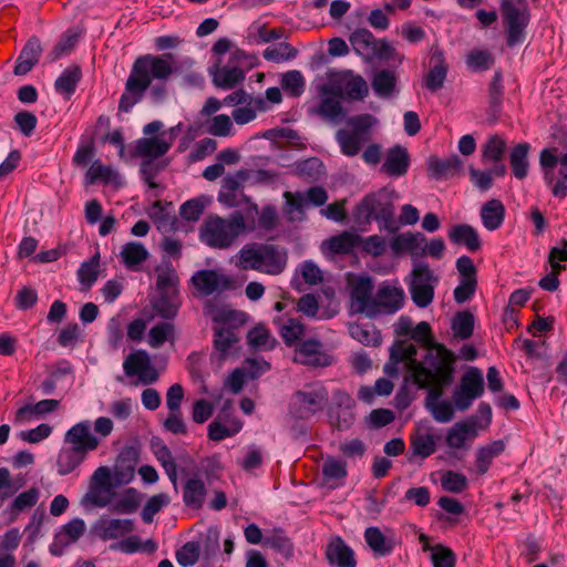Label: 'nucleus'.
<instances>
[{
  "label": "nucleus",
  "mask_w": 567,
  "mask_h": 567,
  "mask_svg": "<svg viewBox=\"0 0 567 567\" xmlns=\"http://www.w3.org/2000/svg\"><path fill=\"white\" fill-rule=\"evenodd\" d=\"M417 349L414 344L401 346L391 352L395 362L406 361L409 375L405 383L411 381L416 386H429L434 378L440 384H452L455 375V354L443 344H434L424 355L423 361L416 360Z\"/></svg>",
  "instance_id": "nucleus-1"
},
{
  "label": "nucleus",
  "mask_w": 567,
  "mask_h": 567,
  "mask_svg": "<svg viewBox=\"0 0 567 567\" xmlns=\"http://www.w3.org/2000/svg\"><path fill=\"white\" fill-rule=\"evenodd\" d=\"M174 54H144L135 59L118 102V111L128 113L140 103L152 83L166 84L175 73Z\"/></svg>",
  "instance_id": "nucleus-2"
},
{
  "label": "nucleus",
  "mask_w": 567,
  "mask_h": 567,
  "mask_svg": "<svg viewBox=\"0 0 567 567\" xmlns=\"http://www.w3.org/2000/svg\"><path fill=\"white\" fill-rule=\"evenodd\" d=\"M235 258L237 268L256 270L269 276L280 275L286 269L288 261L285 248L264 243L244 245Z\"/></svg>",
  "instance_id": "nucleus-3"
},
{
  "label": "nucleus",
  "mask_w": 567,
  "mask_h": 567,
  "mask_svg": "<svg viewBox=\"0 0 567 567\" xmlns=\"http://www.w3.org/2000/svg\"><path fill=\"white\" fill-rule=\"evenodd\" d=\"M245 230L246 223L240 212H234L227 218L210 215L199 228V239L210 248L228 249Z\"/></svg>",
  "instance_id": "nucleus-4"
},
{
  "label": "nucleus",
  "mask_w": 567,
  "mask_h": 567,
  "mask_svg": "<svg viewBox=\"0 0 567 567\" xmlns=\"http://www.w3.org/2000/svg\"><path fill=\"white\" fill-rule=\"evenodd\" d=\"M378 120L371 114H360L347 120V127L336 133V141L340 151L348 157L360 153L364 144L372 138V128Z\"/></svg>",
  "instance_id": "nucleus-5"
},
{
  "label": "nucleus",
  "mask_w": 567,
  "mask_h": 567,
  "mask_svg": "<svg viewBox=\"0 0 567 567\" xmlns=\"http://www.w3.org/2000/svg\"><path fill=\"white\" fill-rule=\"evenodd\" d=\"M355 218L361 223L372 219L383 221L388 229H395L394 206L385 189L368 194L357 206Z\"/></svg>",
  "instance_id": "nucleus-6"
},
{
  "label": "nucleus",
  "mask_w": 567,
  "mask_h": 567,
  "mask_svg": "<svg viewBox=\"0 0 567 567\" xmlns=\"http://www.w3.org/2000/svg\"><path fill=\"white\" fill-rule=\"evenodd\" d=\"M501 12L506 30V44L511 48L525 40V29L529 22L526 0H502Z\"/></svg>",
  "instance_id": "nucleus-7"
},
{
  "label": "nucleus",
  "mask_w": 567,
  "mask_h": 567,
  "mask_svg": "<svg viewBox=\"0 0 567 567\" xmlns=\"http://www.w3.org/2000/svg\"><path fill=\"white\" fill-rule=\"evenodd\" d=\"M246 315L244 312L228 311L224 315L221 321L223 326L214 329V349L215 353L212 354V360H216L218 364L229 357L236 354L237 343L239 337L231 323L243 324Z\"/></svg>",
  "instance_id": "nucleus-8"
},
{
  "label": "nucleus",
  "mask_w": 567,
  "mask_h": 567,
  "mask_svg": "<svg viewBox=\"0 0 567 567\" xmlns=\"http://www.w3.org/2000/svg\"><path fill=\"white\" fill-rule=\"evenodd\" d=\"M483 392V374L478 368H471L462 375L460 385L453 392V404L458 411H466Z\"/></svg>",
  "instance_id": "nucleus-9"
},
{
  "label": "nucleus",
  "mask_w": 567,
  "mask_h": 567,
  "mask_svg": "<svg viewBox=\"0 0 567 567\" xmlns=\"http://www.w3.org/2000/svg\"><path fill=\"white\" fill-rule=\"evenodd\" d=\"M248 178L249 171L247 169H239L235 174H229L224 177L217 197L218 202L226 207L233 208L237 207L240 200H244L250 205L249 210L257 213V204L252 203L249 197L240 192Z\"/></svg>",
  "instance_id": "nucleus-10"
},
{
  "label": "nucleus",
  "mask_w": 567,
  "mask_h": 567,
  "mask_svg": "<svg viewBox=\"0 0 567 567\" xmlns=\"http://www.w3.org/2000/svg\"><path fill=\"white\" fill-rule=\"evenodd\" d=\"M350 310L352 313L374 318V282L370 276H358L350 280Z\"/></svg>",
  "instance_id": "nucleus-11"
},
{
  "label": "nucleus",
  "mask_w": 567,
  "mask_h": 567,
  "mask_svg": "<svg viewBox=\"0 0 567 567\" xmlns=\"http://www.w3.org/2000/svg\"><path fill=\"white\" fill-rule=\"evenodd\" d=\"M293 361L311 368H326L332 364L333 357L322 342L310 338L296 346Z\"/></svg>",
  "instance_id": "nucleus-12"
},
{
  "label": "nucleus",
  "mask_w": 567,
  "mask_h": 567,
  "mask_svg": "<svg viewBox=\"0 0 567 567\" xmlns=\"http://www.w3.org/2000/svg\"><path fill=\"white\" fill-rule=\"evenodd\" d=\"M404 291L401 287L382 281L374 293V318L380 315H393L403 307Z\"/></svg>",
  "instance_id": "nucleus-13"
},
{
  "label": "nucleus",
  "mask_w": 567,
  "mask_h": 567,
  "mask_svg": "<svg viewBox=\"0 0 567 567\" xmlns=\"http://www.w3.org/2000/svg\"><path fill=\"white\" fill-rule=\"evenodd\" d=\"M451 384H440L431 379L429 386H417L427 391L425 398V408L430 411L433 419L440 423H449L454 419V406L449 401H440L443 395V389Z\"/></svg>",
  "instance_id": "nucleus-14"
},
{
  "label": "nucleus",
  "mask_w": 567,
  "mask_h": 567,
  "mask_svg": "<svg viewBox=\"0 0 567 567\" xmlns=\"http://www.w3.org/2000/svg\"><path fill=\"white\" fill-rule=\"evenodd\" d=\"M328 399V392L323 386L298 391L293 398L295 415L298 419H308L321 411Z\"/></svg>",
  "instance_id": "nucleus-15"
},
{
  "label": "nucleus",
  "mask_w": 567,
  "mask_h": 567,
  "mask_svg": "<svg viewBox=\"0 0 567 567\" xmlns=\"http://www.w3.org/2000/svg\"><path fill=\"white\" fill-rule=\"evenodd\" d=\"M192 284L202 296H210L230 289L233 280L214 269H203L192 276Z\"/></svg>",
  "instance_id": "nucleus-16"
},
{
  "label": "nucleus",
  "mask_w": 567,
  "mask_h": 567,
  "mask_svg": "<svg viewBox=\"0 0 567 567\" xmlns=\"http://www.w3.org/2000/svg\"><path fill=\"white\" fill-rule=\"evenodd\" d=\"M64 442L85 454L96 450L100 445L97 436L91 433V422L87 420L70 427L64 435Z\"/></svg>",
  "instance_id": "nucleus-17"
},
{
  "label": "nucleus",
  "mask_w": 567,
  "mask_h": 567,
  "mask_svg": "<svg viewBox=\"0 0 567 567\" xmlns=\"http://www.w3.org/2000/svg\"><path fill=\"white\" fill-rule=\"evenodd\" d=\"M241 427L243 423L229 410L223 408L208 425V437L212 441L219 442L234 436Z\"/></svg>",
  "instance_id": "nucleus-18"
},
{
  "label": "nucleus",
  "mask_w": 567,
  "mask_h": 567,
  "mask_svg": "<svg viewBox=\"0 0 567 567\" xmlns=\"http://www.w3.org/2000/svg\"><path fill=\"white\" fill-rule=\"evenodd\" d=\"M95 533L103 540L118 539L135 529L133 519L101 517L95 524Z\"/></svg>",
  "instance_id": "nucleus-19"
},
{
  "label": "nucleus",
  "mask_w": 567,
  "mask_h": 567,
  "mask_svg": "<svg viewBox=\"0 0 567 567\" xmlns=\"http://www.w3.org/2000/svg\"><path fill=\"white\" fill-rule=\"evenodd\" d=\"M410 162L408 150L401 145H394L388 150L381 172L391 177L403 176L409 171Z\"/></svg>",
  "instance_id": "nucleus-20"
},
{
  "label": "nucleus",
  "mask_w": 567,
  "mask_h": 567,
  "mask_svg": "<svg viewBox=\"0 0 567 567\" xmlns=\"http://www.w3.org/2000/svg\"><path fill=\"white\" fill-rule=\"evenodd\" d=\"M326 558L330 565L337 567H355L357 560L353 549L340 536L330 539L326 547Z\"/></svg>",
  "instance_id": "nucleus-21"
},
{
  "label": "nucleus",
  "mask_w": 567,
  "mask_h": 567,
  "mask_svg": "<svg viewBox=\"0 0 567 567\" xmlns=\"http://www.w3.org/2000/svg\"><path fill=\"white\" fill-rule=\"evenodd\" d=\"M477 436V419L472 416L465 421L456 422L446 432V444L451 449H463L467 440L473 441Z\"/></svg>",
  "instance_id": "nucleus-22"
},
{
  "label": "nucleus",
  "mask_w": 567,
  "mask_h": 567,
  "mask_svg": "<svg viewBox=\"0 0 567 567\" xmlns=\"http://www.w3.org/2000/svg\"><path fill=\"white\" fill-rule=\"evenodd\" d=\"M171 145L172 143L159 136L142 137L135 142V146L131 155L132 157L153 161L165 155L169 151Z\"/></svg>",
  "instance_id": "nucleus-23"
},
{
  "label": "nucleus",
  "mask_w": 567,
  "mask_h": 567,
  "mask_svg": "<svg viewBox=\"0 0 567 567\" xmlns=\"http://www.w3.org/2000/svg\"><path fill=\"white\" fill-rule=\"evenodd\" d=\"M209 74L215 86L223 90L234 89L245 80V72L236 65L219 66V63L209 68Z\"/></svg>",
  "instance_id": "nucleus-24"
},
{
  "label": "nucleus",
  "mask_w": 567,
  "mask_h": 567,
  "mask_svg": "<svg viewBox=\"0 0 567 567\" xmlns=\"http://www.w3.org/2000/svg\"><path fill=\"white\" fill-rule=\"evenodd\" d=\"M430 63L431 68L424 78V85L431 92H436L443 87L447 74V65L443 52L439 49L434 50Z\"/></svg>",
  "instance_id": "nucleus-25"
},
{
  "label": "nucleus",
  "mask_w": 567,
  "mask_h": 567,
  "mask_svg": "<svg viewBox=\"0 0 567 567\" xmlns=\"http://www.w3.org/2000/svg\"><path fill=\"white\" fill-rule=\"evenodd\" d=\"M431 427H417L411 435L410 452L422 460L431 456L436 451V437Z\"/></svg>",
  "instance_id": "nucleus-26"
},
{
  "label": "nucleus",
  "mask_w": 567,
  "mask_h": 567,
  "mask_svg": "<svg viewBox=\"0 0 567 567\" xmlns=\"http://www.w3.org/2000/svg\"><path fill=\"white\" fill-rule=\"evenodd\" d=\"M426 165L430 176L439 179L449 178L458 174L463 166V162L457 155H452L444 159H440L436 156H430Z\"/></svg>",
  "instance_id": "nucleus-27"
},
{
  "label": "nucleus",
  "mask_w": 567,
  "mask_h": 567,
  "mask_svg": "<svg viewBox=\"0 0 567 567\" xmlns=\"http://www.w3.org/2000/svg\"><path fill=\"white\" fill-rule=\"evenodd\" d=\"M426 238L421 233H404L395 236L391 241V248L395 254L409 251L412 255H425Z\"/></svg>",
  "instance_id": "nucleus-28"
},
{
  "label": "nucleus",
  "mask_w": 567,
  "mask_h": 567,
  "mask_svg": "<svg viewBox=\"0 0 567 567\" xmlns=\"http://www.w3.org/2000/svg\"><path fill=\"white\" fill-rule=\"evenodd\" d=\"M274 324L277 327L278 332L286 346H293L306 331V327L298 319L279 316L274 318Z\"/></svg>",
  "instance_id": "nucleus-29"
},
{
  "label": "nucleus",
  "mask_w": 567,
  "mask_h": 567,
  "mask_svg": "<svg viewBox=\"0 0 567 567\" xmlns=\"http://www.w3.org/2000/svg\"><path fill=\"white\" fill-rule=\"evenodd\" d=\"M449 238L455 245H464L470 251H477L482 245L477 230L467 224L453 226Z\"/></svg>",
  "instance_id": "nucleus-30"
},
{
  "label": "nucleus",
  "mask_w": 567,
  "mask_h": 567,
  "mask_svg": "<svg viewBox=\"0 0 567 567\" xmlns=\"http://www.w3.org/2000/svg\"><path fill=\"white\" fill-rule=\"evenodd\" d=\"M339 84V95L344 94L350 100L361 101L369 94L367 81L361 75H355L352 72L344 74Z\"/></svg>",
  "instance_id": "nucleus-31"
},
{
  "label": "nucleus",
  "mask_w": 567,
  "mask_h": 567,
  "mask_svg": "<svg viewBox=\"0 0 567 567\" xmlns=\"http://www.w3.org/2000/svg\"><path fill=\"white\" fill-rule=\"evenodd\" d=\"M505 218V206L499 199L493 198L482 205L481 219L491 231L498 229Z\"/></svg>",
  "instance_id": "nucleus-32"
},
{
  "label": "nucleus",
  "mask_w": 567,
  "mask_h": 567,
  "mask_svg": "<svg viewBox=\"0 0 567 567\" xmlns=\"http://www.w3.org/2000/svg\"><path fill=\"white\" fill-rule=\"evenodd\" d=\"M207 488L203 480L192 477L186 481L183 489V501L187 507L199 509L206 499Z\"/></svg>",
  "instance_id": "nucleus-33"
},
{
  "label": "nucleus",
  "mask_w": 567,
  "mask_h": 567,
  "mask_svg": "<svg viewBox=\"0 0 567 567\" xmlns=\"http://www.w3.org/2000/svg\"><path fill=\"white\" fill-rule=\"evenodd\" d=\"M398 76L392 70L378 71L371 81V86L377 96L390 99L396 90Z\"/></svg>",
  "instance_id": "nucleus-34"
},
{
  "label": "nucleus",
  "mask_w": 567,
  "mask_h": 567,
  "mask_svg": "<svg viewBox=\"0 0 567 567\" xmlns=\"http://www.w3.org/2000/svg\"><path fill=\"white\" fill-rule=\"evenodd\" d=\"M505 450V443L503 440H496L487 445L481 446L476 452V472L480 475H484L493 460L499 456Z\"/></svg>",
  "instance_id": "nucleus-35"
},
{
  "label": "nucleus",
  "mask_w": 567,
  "mask_h": 567,
  "mask_svg": "<svg viewBox=\"0 0 567 567\" xmlns=\"http://www.w3.org/2000/svg\"><path fill=\"white\" fill-rule=\"evenodd\" d=\"M530 145L528 143H519L512 148L509 153V165L513 175L517 179H524L529 171V154Z\"/></svg>",
  "instance_id": "nucleus-36"
},
{
  "label": "nucleus",
  "mask_w": 567,
  "mask_h": 567,
  "mask_svg": "<svg viewBox=\"0 0 567 567\" xmlns=\"http://www.w3.org/2000/svg\"><path fill=\"white\" fill-rule=\"evenodd\" d=\"M60 401L54 399H44L35 404H27L20 408L16 413V422L24 423L31 421L34 416L51 413L58 409Z\"/></svg>",
  "instance_id": "nucleus-37"
},
{
  "label": "nucleus",
  "mask_w": 567,
  "mask_h": 567,
  "mask_svg": "<svg viewBox=\"0 0 567 567\" xmlns=\"http://www.w3.org/2000/svg\"><path fill=\"white\" fill-rule=\"evenodd\" d=\"M81 78V68L75 64L70 65L55 80L54 89L58 93L64 95L66 99H70L71 95L75 92Z\"/></svg>",
  "instance_id": "nucleus-38"
},
{
  "label": "nucleus",
  "mask_w": 567,
  "mask_h": 567,
  "mask_svg": "<svg viewBox=\"0 0 567 567\" xmlns=\"http://www.w3.org/2000/svg\"><path fill=\"white\" fill-rule=\"evenodd\" d=\"M247 364L251 368L255 365H258L259 371L258 372H252V371L246 372L245 369H235L231 372V374L228 377L227 382H226L229 390L235 394H237L241 391L244 383H245L246 375L250 379H255L258 377L259 373L266 372L270 369V364L266 361L258 363L256 360H247Z\"/></svg>",
  "instance_id": "nucleus-39"
},
{
  "label": "nucleus",
  "mask_w": 567,
  "mask_h": 567,
  "mask_svg": "<svg viewBox=\"0 0 567 567\" xmlns=\"http://www.w3.org/2000/svg\"><path fill=\"white\" fill-rule=\"evenodd\" d=\"M353 50L362 58L370 60L371 52H373L375 48V41L373 33L365 28L355 29L349 38Z\"/></svg>",
  "instance_id": "nucleus-40"
},
{
  "label": "nucleus",
  "mask_w": 567,
  "mask_h": 567,
  "mask_svg": "<svg viewBox=\"0 0 567 567\" xmlns=\"http://www.w3.org/2000/svg\"><path fill=\"white\" fill-rule=\"evenodd\" d=\"M321 471L323 482L329 485L330 488L338 487L340 485L339 481L344 480L348 474L347 463L332 456L326 458Z\"/></svg>",
  "instance_id": "nucleus-41"
},
{
  "label": "nucleus",
  "mask_w": 567,
  "mask_h": 567,
  "mask_svg": "<svg viewBox=\"0 0 567 567\" xmlns=\"http://www.w3.org/2000/svg\"><path fill=\"white\" fill-rule=\"evenodd\" d=\"M86 455L72 446L62 449L56 460L58 473L62 476L70 474L85 460Z\"/></svg>",
  "instance_id": "nucleus-42"
},
{
  "label": "nucleus",
  "mask_w": 567,
  "mask_h": 567,
  "mask_svg": "<svg viewBox=\"0 0 567 567\" xmlns=\"http://www.w3.org/2000/svg\"><path fill=\"white\" fill-rule=\"evenodd\" d=\"M179 293H159L153 302V309L163 319H174L179 310Z\"/></svg>",
  "instance_id": "nucleus-43"
},
{
  "label": "nucleus",
  "mask_w": 567,
  "mask_h": 567,
  "mask_svg": "<svg viewBox=\"0 0 567 567\" xmlns=\"http://www.w3.org/2000/svg\"><path fill=\"white\" fill-rule=\"evenodd\" d=\"M178 281V275L169 261L157 269L156 287L159 293H179Z\"/></svg>",
  "instance_id": "nucleus-44"
},
{
  "label": "nucleus",
  "mask_w": 567,
  "mask_h": 567,
  "mask_svg": "<svg viewBox=\"0 0 567 567\" xmlns=\"http://www.w3.org/2000/svg\"><path fill=\"white\" fill-rule=\"evenodd\" d=\"M317 113L331 123H339L346 117V110L341 102L333 96H324L321 99Z\"/></svg>",
  "instance_id": "nucleus-45"
},
{
  "label": "nucleus",
  "mask_w": 567,
  "mask_h": 567,
  "mask_svg": "<svg viewBox=\"0 0 567 567\" xmlns=\"http://www.w3.org/2000/svg\"><path fill=\"white\" fill-rule=\"evenodd\" d=\"M150 254L145 246L138 241H130L122 247L121 257L125 266L135 268L148 258Z\"/></svg>",
  "instance_id": "nucleus-46"
},
{
  "label": "nucleus",
  "mask_w": 567,
  "mask_h": 567,
  "mask_svg": "<svg viewBox=\"0 0 567 567\" xmlns=\"http://www.w3.org/2000/svg\"><path fill=\"white\" fill-rule=\"evenodd\" d=\"M506 142L499 135H492L482 145V162H501L506 152Z\"/></svg>",
  "instance_id": "nucleus-47"
},
{
  "label": "nucleus",
  "mask_w": 567,
  "mask_h": 567,
  "mask_svg": "<svg viewBox=\"0 0 567 567\" xmlns=\"http://www.w3.org/2000/svg\"><path fill=\"white\" fill-rule=\"evenodd\" d=\"M156 548L157 546L153 540L148 539L143 543L137 535H131L111 545V549L118 550L124 554H133L141 550L153 553L156 550Z\"/></svg>",
  "instance_id": "nucleus-48"
},
{
  "label": "nucleus",
  "mask_w": 567,
  "mask_h": 567,
  "mask_svg": "<svg viewBox=\"0 0 567 567\" xmlns=\"http://www.w3.org/2000/svg\"><path fill=\"white\" fill-rule=\"evenodd\" d=\"M489 95V116L491 122L497 121V114L501 110L503 97V76L499 71H496L488 87Z\"/></svg>",
  "instance_id": "nucleus-49"
},
{
  "label": "nucleus",
  "mask_w": 567,
  "mask_h": 567,
  "mask_svg": "<svg viewBox=\"0 0 567 567\" xmlns=\"http://www.w3.org/2000/svg\"><path fill=\"white\" fill-rule=\"evenodd\" d=\"M364 539L379 556H386L393 550L391 540H388L378 527H368L364 532Z\"/></svg>",
  "instance_id": "nucleus-50"
},
{
  "label": "nucleus",
  "mask_w": 567,
  "mask_h": 567,
  "mask_svg": "<svg viewBox=\"0 0 567 567\" xmlns=\"http://www.w3.org/2000/svg\"><path fill=\"white\" fill-rule=\"evenodd\" d=\"M264 545L280 553L284 557L292 556L293 546L286 533L280 528L272 529L265 538Z\"/></svg>",
  "instance_id": "nucleus-51"
},
{
  "label": "nucleus",
  "mask_w": 567,
  "mask_h": 567,
  "mask_svg": "<svg viewBox=\"0 0 567 567\" xmlns=\"http://www.w3.org/2000/svg\"><path fill=\"white\" fill-rule=\"evenodd\" d=\"M175 327L171 322H161L151 328L148 332V344L153 349L161 348L166 341H173Z\"/></svg>",
  "instance_id": "nucleus-52"
},
{
  "label": "nucleus",
  "mask_w": 567,
  "mask_h": 567,
  "mask_svg": "<svg viewBox=\"0 0 567 567\" xmlns=\"http://www.w3.org/2000/svg\"><path fill=\"white\" fill-rule=\"evenodd\" d=\"M118 174L110 166L103 165L101 161L96 159L92 163L85 174L86 184H94L97 181L103 183L115 182Z\"/></svg>",
  "instance_id": "nucleus-53"
},
{
  "label": "nucleus",
  "mask_w": 567,
  "mask_h": 567,
  "mask_svg": "<svg viewBox=\"0 0 567 567\" xmlns=\"http://www.w3.org/2000/svg\"><path fill=\"white\" fill-rule=\"evenodd\" d=\"M99 265H100V254L96 252L94 256L90 258V260L84 261L79 270L78 278L81 285L85 286V289L92 287V285L96 281L99 276Z\"/></svg>",
  "instance_id": "nucleus-54"
},
{
  "label": "nucleus",
  "mask_w": 567,
  "mask_h": 567,
  "mask_svg": "<svg viewBox=\"0 0 567 567\" xmlns=\"http://www.w3.org/2000/svg\"><path fill=\"white\" fill-rule=\"evenodd\" d=\"M350 336L364 346H379L381 337L374 327H364L358 323H351L348 327Z\"/></svg>",
  "instance_id": "nucleus-55"
},
{
  "label": "nucleus",
  "mask_w": 567,
  "mask_h": 567,
  "mask_svg": "<svg viewBox=\"0 0 567 567\" xmlns=\"http://www.w3.org/2000/svg\"><path fill=\"white\" fill-rule=\"evenodd\" d=\"M359 237L349 231L331 237L328 241V248L333 254H349L357 246Z\"/></svg>",
  "instance_id": "nucleus-56"
},
{
  "label": "nucleus",
  "mask_w": 567,
  "mask_h": 567,
  "mask_svg": "<svg viewBox=\"0 0 567 567\" xmlns=\"http://www.w3.org/2000/svg\"><path fill=\"white\" fill-rule=\"evenodd\" d=\"M171 502V497L166 493L153 495L144 505L141 516L144 523L151 524L154 516L166 507Z\"/></svg>",
  "instance_id": "nucleus-57"
},
{
  "label": "nucleus",
  "mask_w": 567,
  "mask_h": 567,
  "mask_svg": "<svg viewBox=\"0 0 567 567\" xmlns=\"http://www.w3.org/2000/svg\"><path fill=\"white\" fill-rule=\"evenodd\" d=\"M151 363L150 354L145 350L131 353L124 361L123 368L126 375H138Z\"/></svg>",
  "instance_id": "nucleus-58"
},
{
  "label": "nucleus",
  "mask_w": 567,
  "mask_h": 567,
  "mask_svg": "<svg viewBox=\"0 0 567 567\" xmlns=\"http://www.w3.org/2000/svg\"><path fill=\"white\" fill-rule=\"evenodd\" d=\"M280 85L291 96H300L305 91V79L300 71L291 70L281 75Z\"/></svg>",
  "instance_id": "nucleus-59"
},
{
  "label": "nucleus",
  "mask_w": 567,
  "mask_h": 567,
  "mask_svg": "<svg viewBox=\"0 0 567 567\" xmlns=\"http://www.w3.org/2000/svg\"><path fill=\"white\" fill-rule=\"evenodd\" d=\"M78 42V34L71 30H68L60 41L53 47V49L48 53V60L54 62L59 60L61 56L69 54L75 47Z\"/></svg>",
  "instance_id": "nucleus-60"
},
{
  "label": "nucleus",
  "mask_w": 567,
  "mask_h": 567,
  "mask_svg": "<svg viewBox=\"0 0 567 567\" xmlns=\"http://www.w3.org/2000/svg\"><path fill=\"white\" fill-rule=\"evenodd\" d=\"M494 64V56L486 50H473L467 54L466 65L471 71L481 72L488 70Z\"/></svg>",
  "instance_id": "nucleus-61"
},
{
  "label": "nucleus",
  "mask_w": 567,
  "mask_h": 567,
  "mask_svg": "<svg viewBox=\"0 0 567 567\" xmlns=\"http://www.w3.org/2000/svg\"><path fill=\"white\" fill-rule=\"evenodd\" d=\"M297 53V50L293 49L288 42H281L276 47H268L264 51L262 55L267 61L280 63L295 59Z\"/></svg>",
  "instance_id": "nucleus-62"
},
{
  "label": "nucleus",
  "mask_w": 567,
  "mask_h": 567,
  "mask_svg": "<svg viewBox=\"0 0 567 567\" xmlns=\"http://www.w3.org/2000/svg\"><path fill=\"white\" fill-rule=\"evenodd\" d=\"M452 329L460 339H468L474 330V316L468 311L458 312L453 319Z\"/></svg>",
  "instance_id": "nucleus-63"
},
{
  "label": "nucleus",
  "mask_w": 567,
  "mask_h": 567,
  "mask_svg": "<svg viewBox=\"0 0 567 567\" xmlns=\"http://www.w3.org/2000/svg\"><path fill=\"white\" fill-rule=\"evenodd\" d=\"M114 493L112 488L89 486V491L83 497L85 504H91L96 507H105L112 504Z\"/></svg>",
  "instance_id": "nucleus-64"
}]
</instances>
